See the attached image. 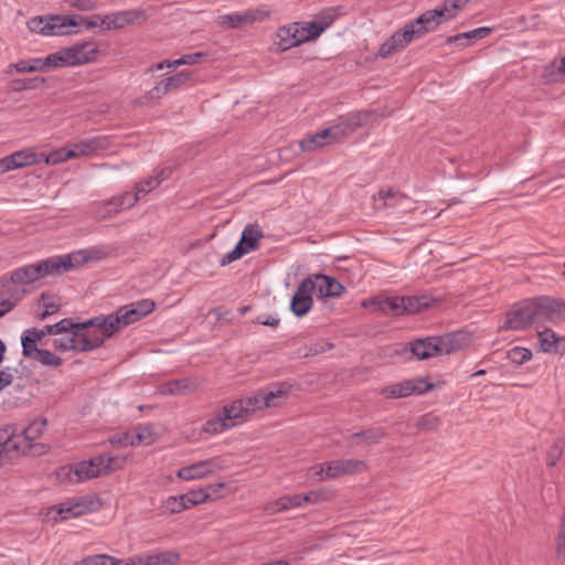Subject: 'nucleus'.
Masks as SVG:
<instances>
[{
  "instance_id": "a18cd8bd",
  "label": "nucleus",
  "mask_w": 565,
  "mask_h": 565,
  "mask_svg": "<svg viewBox=\"0 0 565 565\" xmlns=\"http://www.w3.org/2000/svg\"><path fill=\"white\" fill-rule=\"evenodd\" d=\"M404 306L405 313H417L429 306V297H404Z\"/></svg>"
},
{
  "instance_id": "4be33fe9",
  "label": "nucleus",
  "mask_w": 565,
  "mask_h": 565,
  "mask_svg": "<svg viewBox=\"0 0 565 565\" xmlns=\"http://www.w3.org/2000/svg\"><path fill=\"white\" fill-rule=\"evenodd\" d=\"M95 501L89 497H81L73 501H66L58 504L55 516L56 521H63L71 518L79 516L94 510Z\"/></svg>"
},
{
  "instance_id": "de8ad7c7",
  "label": "nucleus",
  "mask_w": 565,
  "mask_h": 565,
  "mask_svg": "<svg viewBox=\"0 0 565 565\" xmlns=\"http://www.w3.org/2000/svg\"><path fill=\"white\" fill-rule=\"evenodd\" d=\"M532 356V351L523 347H513L507 352V359L518 365L529 362Z\"/></svg>"
},
{
  "instance_id": "cd10ccee",
  "label": "nucleus",
  "mask_w": 565,
  "mask_h": 565,
  "mask_svg": "<svg viewBox=\"0 0 565 565\" xmlns=\"http://www.w3.org/2000/svg\"><path fill=\"white\" fill-rule=\"evenodd\" d=\"M371 114L367 111H355L342 117L335 126L342 130V139L354 132L358 128L369 124Z\"/></svg>"
},
{
  "instance_id": "0e129e2a",
  "label": "nucleus",
  "mask_w": 565,
  "mask_h": 565,
  "mask_svg": "<svg viewBox=\"0 0 565 565\" xmlns=\"http://www.w3.org/2000/svg\"><path fill=\"white\" fill-rule=\"evenodd\" d=\"M203 56H205V53H203V52L185 54L178 60H173L172 65H173V67H179L181 65H193V64H196L199 62V60Z\"/></svg>"
},
{
  "instance_id": "13d9d810",
  "label": "nucleus",
  "mask_w": 565,
  "mask_h": 565,
  "mask_svg": "<svg viewBox=\"0 0 565 565\" xmlns=\"http://www.w3.org/2000/svg\"><path fill=\"white\" fill-rule=\"evenodd\" d=\"M21 344H22V354L25 358L35 359L36 351H40V349L36 347V341L34 338H32L26 330L23 332L21 337Z\"/></svg>"
},
{
  "instance_id": "f704fd0d",
  "label": "nucleus",
  "mask_w": 565,
  "mask_h": 565,
  "mask_svg": "<svg viewBox=\"0 0 565 565\" xmlns=\"http://www.w3.org/2000/svg\"><path fill=\"white\" fill-rule=\"evenodd\" d=\"M541 351L545 353L558 352V344L565 342V338L559 337L551 329H544L537 332Z\"/></svg>"
},
{
  "instance_id": "473e14b6",
  "label": "nucleus",
  "mask_w": 565,
  "mask_h": 565,
  "mask_svg": "<svg viewBox=\"0 0 565 565\" xmlns=\"http://www.w3.org/2000/svg\"><path fill=\"white\" fill-rule=\"evenodd\" d=\"M490 32H491L490 28L481 26V28H477V29L468 31V32H463V33H459V34L449 36L446 42H447V44L458 43L462 46H469V45L473 44L477 40L488 36L490 34Z\"/></svg>"
},
{
  "instance_id": "6e6d98bb",
  "label": "nucleus",
  "mask_w": 565,
  "mask_h": 565,
  "mask_svg": "<svg viewBox=\"0 0 565 565\" xmlns=\"http://www.w3.org/2000/svg\"><path fill=\"white\" fill-rule=\"evenodd\" d=\"M78 323L79 322H74L71 318H64L55 324H51V328H49L46 331H51L53 335L68 334L74 329L78 330Z\"/></svg>"
},
{
  "instance_id": "e2e57ef3",
  "label": "nucleus",
  "mask_w": 565,
  "mask_h": 565,
  "mask_svg": "<svg viewBox=\"0 0 565 565\" xmlns=\"http://www.w3.org/2000/svg\"><path fill=\"white\" fill-rule=\"evenodd\" d=\"M39 83H44V78H28V79H17L12 82V89L15 92H20L23 89H32L38 86Z\"/></svg>"
},
{
  "instance_id": "5fc2aeb1",
  "label": "nucleus",
  "mask_w": 565,
  "mask_h": 565,
  "mask_svg": "<svg viewBox=\"0 0 565 565\" xmlns=\"http://www.w3.org/2000/svg\"><path fill=\"white\" fill-rule=\"evenodd\" d=\"M41 302L44 307V310L39 315L41 320H45L60 310V305L54 301V297L52 295L42 294Z\"/></svg>"
},
{
  "instance_id": "393cba45",
  "label": "nucleus",
  "mask_w": 565,
  "mask_h": 565,
  "mask_svg": "<svg viewBox=\"0 0 565 565\" xmlns=\"http://www.w3.org/2000/svg\"><path fill=\"white\" fill-rule=\"evenodd\" d=\"M302 44L298 30V23L294 22L279 26L275 34L274 46L277 52H286Z\"/></svg>"
},
{
  "instance_id": "9d476101",
  "label": "nucleus",
  "mask_w": 565,
  "mask_h": 565,
  "mask_svg": "<svg viewBox=\"0 0 565 565\" xmlns=\"http://www.w3.org/2000/svg\"><path fill=\"white\" fill-rule=\"evenodd\" d=\"M364 467V462L358 459H338L319 463L310 470L313 471V476L317 477L316 480L324 481L339 478L343 475L360 472Z\"/></svg>"
},
{
  "instance_id": "79ce46f5",
  "label": "nucleus",
  "mask_w": 565,
  "mask_h": 565,
  "mask_svg": "<svg viewBox=\"0 0 565 565\" xmlns=\"http://www.w3.org/2000/svg\"><path fill=\"white\" fill-rule=\"evenodd\" d=\"M135 438L137 446L147 445L150 446L158 439V433L154 430L152 425H139L135 428Z\"/></svg>"
},
{
  "instance_id": "aec40b11",
  "label": "nucleus",
  "mask_w": 565,
  "mask_h": 565,
  "mask_svg": "<svg viewBox=\"0 0 565 565\" xmlns=\"http://www.w3.org/2000/svg\"><path fill=\"white\" fill-rule=\"evenodd\" d=\"M108 253L102 247H93L89 249H81L71 254L60 255L64 273L70 271L87 262L102 260L107 257Z\"/></svg>"
},
{
  "instance_id": "ddd939ff",
  "label": "nucleus",
  "mask_w": 565,
  "mask_h": 565,
  "mask_svg": "<svg viewBox=\"0 0 565 565\" xmlns=\"http://www.w3.org/2000/svg\"><path fill=\"white\" fill-rule=\"evenodd\" d=\"M226 468L227 465L223 459L220 457H213L179 469L177 471V477L184 481L204 479L214 475L216 471H221Z\"/></svg>"
},
{
  "instance_id": "a878e982",
  "label": "nucleus",
  "mask_w": 565,
  "mask_h": 565,
  "mask_svg": "<svg viewBox=\"0 0 565 565\" xmlns=\"http://www.w3.org/2000/svg\"><path fill=\"white\" fill-rule=\"evenodd\" d=\"M71 146L74 158L94 156L109 148V139L106 136H95L81 139Z\"/></svg>"
},
{
  "instance_id": "58836bf2",
  "label": "nucleus",
  "mask_w": 565,
  "mask_h": 565,
  "mask_svg": "<svg viewBox=\"0 0 565 565\" xmlns=\"http://www.w3.org/2000/svg\"><path fill=\"white\" fill-rule=\"evenodd\" d=\"M26 447L29 448L30 444L23 441L22 445L14 436L0 433V458L9 456L11 452L24 450Z\"/></svg>"
},
{
  "instance_id": "864d4df0",
  "label": "nucleus",
  "mask_w": 565,
  "mask_h": 565,
  "mask_svg": "<svg viewBox=\"0 0 565 565\" xmlns=\"http://www.w3.org/2000/svg\"><path fill=\"white\" fill-rule=\"evenodd\" d=\"M330 497H331V493L328 489L320 488V489L311 490V491L302 494V501H303V504L305 503L317 504V503L328 501L330 499Z\"/></svg>"
},
{
  "instance_id": "f8f14e48",
  "label": "nucleus",
  "mask_w": 565,
  "mask_h": 565,
  "mask_svg": "<svg viewBox=\"0 0 565 565\" xmlns=\"http://www.w3.org/2000/svg\"><path fill=\"white\" fill-rule=\"evenodd\" d=\"M436 387L426 377L409 379L393 383L381 388L380 393L385 398H402L411 395H423Z\"/></svg>"
},
{
  "instance_id": "3c124183",
  "label": "nucleus",
  "mask_w": 565,
  "mask_h": 565,
  "mask_svg": "<svg viewBox=\"0 0 565 565\" xmlns=\"http://www.w3.org/2000/svg\"><path fill=\"white\" fill-rule=\"evenodd\" d=\"M108 441L111 446H116V447L137 446L136 438H135V430L134 431H124V433H118L116 435H113L108 439Z\"/></svg>"
},
{
  "instance_id": "4d7b16f0",
  "label": "nucleus",
  "mask_w": 565,
  "mask_h": 565,
  "mask_svg": "<svg viewBox=\"0 0 565 565\" xmlns=\"http://www.w3.org/2000/svg\"><path fill=\"white\" fill-rule=\"evenodd\" d=\"M354 438H360L367 444H377L385 437V431L381 428H370L353 435Z\"/></svg>"
},
{
  "instance_id": "6e6552de",
  "label": "nucleus",
  "mask_w": 565,
  "mask_h": 565,
  "mask_svg": "<svg viewBox=\"0 0 565 565\" xmlns=\"http://www.w3.org/2000/svg\"><path fill=\"white\" fill-rule=\"evenodd\" d=\"M53 54L56 67L88 64L97 61L99 44L96 41L77 42Z\"/></svg>"
},
{
  "instance_id": "c756f323",
  "label": "nucleus",
  "mask_w": 565,
  "mask_h": 565,
  "mask_svg": "<svg viewBox=\"0 0 565 565\" xmlns=\"http://www.w3.org/2000/svg\"><path fill=\"white\" fill-rule=\"evenodd\" d=\"M290 387L287 383H277L262 390L268 408L281 405L286 401Z\"/></svg>"
},
{
  "instance_id": "bb28decb",
  "label": "nucleus",
  "mask_w": 565,
  "mask_h": 565,
  "mask_svg": "<svg viewBox=\"0 0 565 565\" xmlns=\"http://www.w3.org/2000/svg\"><path fill=\"white\" fill-rule=\"evenodd\" d=\"M311 278L320 298L341 297L345 292V287L332 276L317 274Z\"/></svg>"
},
{
  "instance_id": "f3484780",
  "label": "nucleus",
  "mask_w": 565,
  "mask_h": 565,
  "mask_svg": "<svg viewBox=\"0 0 565 565\" xmlns=\"http://www.w3.org/2000/svg\"><path fill=\"white\" fill-rule=\"evenodd\" d=\"M313 291L315 282H312L311 277L301 280L290 301V310L296 317H303L311 310Z\"/></svg>"
},
{
  "instance_id": "7c9ffc66",
  "label": "nucleus",
  "mask_w": 565,
  "mask_h": 565,
  "mask_svg": "<svg viewBox=\"0 0 565 565\" xmlns=\"http://www.w3.org/2000/svg\"><path fill=\"white\" fill-rule=\"evenodd\" d=\"M170 170L163 169L157 175H151L136 183L135 192H131L132 196L136 198L138 202L141 196L159 186V184L170 175Z\"/></svg>"
},
{
  "instance_id": "412c9836",
  "label": "nucleus",
  "mask_w": 565,
  "mask_h": 565,
  "mask_svg": "<svg viewBox=\"0 0 565 565\" xmlns=\"http://www.w3.org/2000/svg\"><path fill=\"white\" fill-rule=\"evenodd\" d=\"M147 14L141 9L124 10L116 13L107 14L102 21L105 29H122L126 25L145 22Z\"/></svg>"
},
{
  "instance_id": "69168bd1",
  "label": "nucleus",
  "mask_w": 565,
  "mask_h": 565,
  "mask_svg": "<svg viewBox=\"0 0 565 565\" xmlns=\"http://www.w3.org/2000/svg\"><path fill=\"white\" fill-rule=\"evenodd\" d=\"M115 565H149L146 554H137L127 558L114 557Z\"/></svg>"
},
{
  "instance_id": "9b49d317",
  "label": "nucleus",
  "mask_w": 565,
  "mask_h": 565,
  "mask_svg": "<svg viewBox=\"0 0 565 565\" xmlns=\"http://www.w3.org/2000/svg\"><path fill=\"white\" fill-rule=\"evenodd\" d=\"M136 203L137 199L132 196L131 192H124L109 200L90 204L89 213L95 220L105 221L116 216L124 210L132 207Z\"/></svg>"
},
{
  "instance_id": "37998d69",
  "label": "nucleus",
  "mask_w": 565,
  "mask_h": 565,
  "mask_svg": "<svg viewBox=\"0 0 565 565\" xmlns=\"http://www.w3.org/2000/svg\"><path fill=\"white\" fill-rule=\"evenodd\" d=\"M191 390L192 383L188 379L171 381L160 387L161 393L166 395L185 394Z\"/></svg>"
},
{
  "instance_id": "2eb2a0df",
  "label": "nucleus",
  "mask_w": 565,
  "mask_h": 565,
  "mask_svg": "<svg viewBox=\"0 0 565 565\" xmlns=\"http://www.w3.org/2000/svg\"><path fill=\"white\" fill-rule=\"evenodd\" d=\"M335 20V11L327 9L318 13L313 20L297 22L301 43L318 39Z\"/></svg>"
},
{
  "instance_id": "7ed1b4c3",
  "label": "nucleus",
  "mask_w": 565,
  "mask_h": 565,
  "mask_svg": "<svg viewBox=\"0 0 565 565\" xmlns=\"http://www.w3.org/2000/svg\"><path fill=\"white\" fill-rule=\"evenodd\" d=\"M102 317H94L78 323V330H72L70 335V351L89 352L102 347L106 339V330L102 324Z\"/></svg>"
},
{
  "instance_id": "6ab92c4d",
  "label": "nucleus",
  "mask_w": 565,
  "mask_h": 565,
  "mask_svg": "<svg viewBox=\"0 0 565 565\" xmlns=\"http://www.w3.org/2000/svg\"><path fill=\"white\" fill-rule=\"evenodd\" d=\"M342 139V130L335 125L324 128L313 135H310L299 141L302 151H312L318 148L335 143Z\"/></svg>"
},
{
  "instance_id": "09e8293b",
  "label": "nucleus",
  "mask_w": 565,
  "mask_h": 565,
  "mask_svg": "<svg viewBox=\"0 0 565 565\" xmlns=\"http://www.w3.org/2000/svg\"><path fill=\"white\" fill-rule=\"evenodd\" d=\"M245 408H247L248 416L256 411H262L264 408H268V404H266L263 391H259L257 394L253 396H247L242 398Z\"/></svg>"
},
{
  "instance_id": "423d86ee",
  "label": "nucleus",
  "mask_w": 565,
  "mask_h": 565,
  "mask_svg": "<svg viewBox=\"0 0 565 565\" xmlns=\"http://www.w3.org/2000/svg\"><path fill=\"white\" fill-rule=\"evenodd\" d=\"M62 273H64V268L61 256H52L12 270L8 280L12 284L28 285L46 276L60 275Z\"/></svg>"
},
{
  "instance_id": "f257e3e1",
  "label": "nucleus",
  "mask_w": 565,
  "mask_h": 565,
  "mask_svg": "<svg viewBox=\"0 0 565 565\" xmlns=\"http://www.w3.org/2000/svg\"><path fill=\"white\" fill-rule=\"evenodd\" d=\"M446 7L427 10L415 20L407 22L399 31L393 33L379 49L377 56L386 58L406 47L415 39L433 32L440 24L451 20Z\"/></svg>"
},
{
  "instance_id": "dca6fc26",
  "label": "nucleus",
  "mask_w": 565,
  "mask_h": 565,
  "mask_svg": "<svg viewBox=\"0 0 565 565\" xmlns=\"http://www.w3.org/2000/svg\"><path fill=\"white\" fill-rule=\"evenodd\" d=\"M269 18V11L263 8L246 9L238 12L220 15L217 23L226 29H241Z\"/></svg>"
},
{
  "instance_id": "c03bdc74",
  "label": "nucleus",
  "mask_w": 565,
  "mask_h": 565,
  "mask_svg": "<svg viewBox=\"0 0 565 565\" xmlns=\"http://www.w3.org/2000/svg\"><path fill=\"white\" fill-rule=\"evenodd\" d=\"M186 509H190L200 503L206 502L212 499V493H210L205 488L190 490L186 493L182 494Z\"/></svg>"
},
{
  "instance_id": "e433bc0d",
  "label": "nucleus",
  "mask_w": 565,
  "mask_h": 565,
  "mask_svg": "<svg viewBox=\"0 0 565 565\" xmlns=\"http://www.w3.org/2000/svg\"><path fill=\"white\" fill-rule=\"evenodd\" d=\"M380 311L384 315H405L404 297L393 296L381 298Z\"/></svg>"
},
{
  "instance_id": "5701e85b",
  "label": "nucleus",
  "mask_w": 565,
  "mask_h": 565,
  "mask_svg": "<svg viewBox=\"0 0 565 565\" xmlns=\"http://www.w3.org/2000/svg\"><path fill=\"white\" fill-rule=\"evenodd\" d=\"M191 79V73L188 71H181L172 76H169L164 79H161L153 86L148 93L147 97L149 99H160L164 95L170 92H173L184 85L188 81Z\"/></svg>"
},
{
  "instance_id": "39448f33",
  "label": "nucleus",
  "mask_w": 565,
  "mask_h": 565,
  "mask_svg": "<svg viewBox=\"0 0 565 565\" xmlns=\"http://www.w3.org/2000/svg\"><path fill=\"white\" fill-rule=\"evenodd\" d=\"M247 418V408L239 398L224 405L214 417L204 423L202 430L210 435H217L236 427Z\"/></svg>"
},
{
  "instance_id": "4c0bfd02",
  "label": "nucleus",
  "mask_w": 565,
  "mask_h": 565,
  "mask_svg": "<svg viewBox=\"0 0 565 565\" xmlns=\"http://www.w3.org/2000/svg\"><path fill=\"white\" fill-rule=\"evenodd\" d=\"M303 505L302 494L284 495L278 498L271 508H267L271 512H281Z\"/></svg>"
},
{
  "instance_id": "4468645a",
  "label": "nucleus",
  "mask_w": 565,
  "mask_h": 565,
  "mask_svg": "<svg viewBox=\"0 0 565 565\" xmlns=\"http://www.w3.org/2000/svg\"><path fill=\"white\" fill-rule=\"evenodd\" d=\"M536 326L545 322L558 323L565 320V301L553 298L533 300Z\"/></svg>"
},
{
  "instance_id": "a211bd4d",
  "label": "nucleus",
  "mask_w": 565,
  "mask_h": 565,
  "mask_svg": "<svg viewBox=\"0 0 565 565\" xmlns=\"http://www.w3.org/2000/svg\"><path fill=\"white\" fill-rule=\"evenodd\" d=\"M531 324L536 326L533 300H526L507 313L504 329L523 330Z\"/></svg>"
},
{
  "instance_id": "20e7f679",
  "label": "nucleus",
  "mask_w": 565,
  "mask_h": 565,
  "mask_svg": "<svg viewBox=\"0 0 565 565\" xmlns=\"http://www.w3.org/2000/svg\"><path fill=\"white\" fill-rule=\"evenodd\" d=\"M461 333H448L440 337H427L412 342L411 351L418 360H426L439 354H449L463 345Z\"/></svg>"
},
{
  "instance_id": "c85d7f7f",
  "label": "nucleus",
  "mask_w": 565,
  "mask_h": 565,
  "mask_svg": "<svg viewBox=\"0 0 565 565\" xmlns=\"http://www.w3.org/2000/svg\"><path fill=\"white\" fill-rule=\"evenodd\" d=\"M541 77L545 84L565 82V50L561 58L551 61L543 67Z\"/></svg>"
},
{
  "instance_id": "ea45409f",
  "label": "nucleus",
  "mask_w": 565,
  "mask_h": 565,
  "mask_svg": "<svg viewBox=\"0 0 565 565\" xmlns=\"http://www.w3.org/2000/svg\"><path fill=\"white\" fill-rule=\"evenodd\" d=\"M145 554L149 565H177L180 561V555L172 551Z\"/></svg>"
},
{
  "instance_id": "0eeeda50",
  "label": "nucleus",
  "mask_w": 565,
  "mask_h": 565,
  "mask_svg": "<svg viewBox=\"0 0 565 565\" xmlns=\"http://www.w3.org/2000/svg\"><path fill=\"white\" fill-rule=\"evenodd\" d=\"M120 468L121 465H119L114 457L100 455L71 466L68 478L74 482H83L103 475H108Z\"/></svg>"
},
{
  "instance_id": "f03ea898",
  "label": "nucleus",
  "mask_w": 565,
  "mask_h": 565,
  "mask_svg": "<svg viewBox=\"0 0 565 565\" xmlns=\"http://www.w3.org/2000/svg\"><path fill=\"white\" fill-rule=\"evenodd\" d=\"M156 303L151 299H141L135 302H131L127 306L120 307L115 312L100 316L102 324L106 330V335L109 338L121 328L127 327L147 315L151 313L154 310Z\"/></svg>"
},
{
  "instance_id": "2f4dec72",
  "label": "nucleus",
  "mask_w": 565,
  "mask_h": 565,
  "mask_svg": "<svg viewBox=\"0 0 565 565\" xmlns=\"http://www.w3.org/2000/svg\"><path fill=\"white\" fill-rule=\"evenodd\" d=\"M409 199L401 193L399 191H395L393 189L381 190L377 193L375 199L377 207H392L395 209L399 205H403L405 202H408Z\"/></svg>"
},
{
  "instance_id": "a19ab883",
  "label": "nucleus",
  "mask_w": 565,
  "mask_h": 565,
  "mask_svg": "<svg viewBox=\"0 0 565 565\" xmlns=\"http://www.w3.org/2000/svg\"><path fill=\"white\" fill-rule=\"evenodd\" d=\"M186 509L183 497L181 495H170L166 500L162 501L159 513L162 515L175 514L180 513Z\"/></svg>"
},
{
  "instance_id": "bf43d9fd",
  "label": "nucleus",
  "mask_w": 565,
  "mask_h": 565,
  "mask_svg": "<svg viewBox=\"0 0 565 565\" xmlns=\"http://www.w3.org/2000/svg\"><path fill=\"white\" fill-rule=\"evenodd\" d=\"M440 425V419L433 413H427L417 419L416 426L423 430H436Z\"/></svg>"
},
{
  "instance_id": "b1692460",
  "label": "nucleus",
  "mask_w": 565,
  "mask_h": 565,
  "mask_svg": "<svg viewBox=\"0 0 565 565\" xmlns=\"http://www.w3.org/2000/svg\"><path fill=\"white\" fill-rule=\"evenodd\" d=\"M38 161L36 152L31 148H25L0 159V172L4 173L11 170L29 167Z\"/></svg>"
},
{
  "instance_id": "c9c22d12",
  "label": "nucleus",
  "mask_w": 565,
  "mask_h": 565,
  "mask_svg": "<svg viewBox=\"0 0 565 565\" xmlns=\"http://www.w3.org/2000/svg\"><path fill=\"white\" fill-rule=\"evenodd\" d=\"M54 58V54H50L44 58H32L29 61H20V71L21 73H32V72H42L50 67H56V62L52 61Z\"/></svg>"
},
{
  "instance_id": "1a4fd4ad",
  "label": "nucleus",
  "mask_w": 565,
  "mask_h": 565,
  "mask_svg": "<svg viewBox=\"0 0 565 565\" xmlns=\"http://www.w3.org/2000/svg\"><path fill=\"white\" fill-rule=\"evenodd\" d=\"M76 25L77 23L67 15L35 17L28 22L30 31L46 36L70 34Z\"/></svg>"
},
{
  "instance_id": "8fccbe9b",
  "label": "nucleus",
  "mask_w": 565,
  "mask_h": 565,
  "mask_svg": "<svg viewBox=\"0 0 565 565\" xmlns=\"http://www.w3.org/2000/svg\"><path fill=\"white\" fill-rule=\"evenodd\" d=\"M73 158H74V153L71 150V146H66V147H63L55 151L50 152L45 157V162L47 164H57V163L64 162L68 159H73Z\"/></svg>"
},
{
  "instance_id": "49530a36",
  "label": "nucleus",
  "mask_w": 565,
  "mask_h": 565,
  "mask_svg": "<svg viewBox=\"0 0 565 565\" xmlns=\"http://www.w3.org/2000/svg\"><path fill=\"white\" fill-rule=\"evenodd\" d=\"M45 426H46L45 418L38 419V420L30 423L29 426L25 427L22 431L24 443L30 444V441L40 437L43 434Z\"/></svg>"
},
{
  "instance_id": "052dcab7",
  "label": "nucleus",
  "mask_w": 565,
  "mask_h": 565,
  "mask_svg": "<svg viewBox=\"0 0 565 565\" xmlns=\"http://www.w3.org/2000/svg\"><path fill=\"white\" fill-rule=\"evenodd\" d=\"M75 565H115L114 556L107 554H96L84 557L81 562Z\"/></svg>"
},
{
  "instance_id": "774afa93",
  "label": "nucleus",
  "mask_w": 565,
  "mask_h": 565,
  "mask_svg": "<svg viewBox=\"0 0 565 565\" xmlns=\"http://www.w3.org/2000/svg\"><path fill=\"white\" fill-rule=\"evenodd\" d=\"M563 454V449L559 445V443H555L548 450L546 456V462L548 466L553 467L555 466L558 460L561 459Z\"/></svg>"
},
{
  "instance_id": "338daca9",
  "label": "nucleus",
  "mask_w": 565,
  "mask_h": 565,
  "mask_svg": "<svg viewBox=\"0 0 565 565\" xmlns=\"http://www.w3.org/2000/svg\"><path fill=\"white\" fill-rule=\"evenodd\" d=\"M468 0H445L440 7H446L447 13L451 14V19H454L458 11L462 9L467 4Z\"/></svg>"
},
{
  "instance_id": "603ef678",
  "label": "nucleus",
  "mask_w": 565,
  "mask_h": 565,
  "mask_svg": "<svg viewBox=\"0 0 565 565\" xmlns=\"http://www.w3.org/2000/svg\"><path fill=\"white\" fill-rule=\"evenodd\" d=\"M35 354L36 356L34 360L45 366L56 367L63 363V360L60 356L45 349H40V351H36Z\"/></svg>"
},
{
  "instance_id": "680f3d73",
  "label": "nucleus",
  "mask_w": 565,
  "mask_h": 565,
  "mask_svg": "<svg viewBox=\"0 0 565 565\" xmlns=\"http://www.w3.org/2000/svg\"><path fill=\"white\" fill-rule=\"evenodd\" d=\"M247 254L246 249L242 247V244H236V246L228 252L226 255L223 256V258L220 260L221 266L228 265L237 259H239L242 256Z\"/></svg>"
},
{
  "instance_id": "72a5a7b5",
  "label": "nucleus",
  "mask_w": 565,
  "mask_h": 565,
  "mask_svg": "<svg viewBox=\"0 0 565 565\" xmlns=\"http://www.w3.org/2000/svg\"><path fill=\"white\" fill-rule=\"evenodd\" d=\"M263 236V231L258 224H248L244 227L238 244H242V247L249 253L257 249L258 241Z\"/></svg>"
}]
</instances>
